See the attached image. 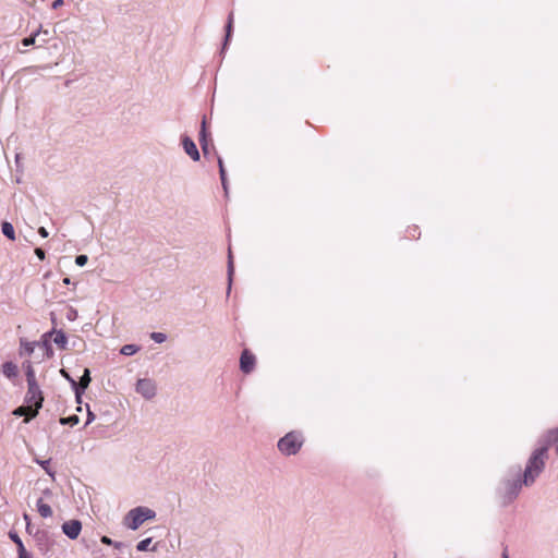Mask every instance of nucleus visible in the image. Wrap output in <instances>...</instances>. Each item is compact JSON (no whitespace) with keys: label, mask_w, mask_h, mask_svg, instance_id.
<instances>
[{"label":"nucleus","mask_w":558,"mask_h":558,"mask_svg":"<svg viewBox=\"0 0 558 558\" xmlns=\"http://www.w3.org/2000/svg\"><path fill=\"white\" fill-rule=\"evenodd\" d=\"M232 27H233V14L230 13L229 17H228V23L226 25V39H225V43H223V46H222V50L226 49L227 45H228V41L231 37V34H232Z\"/></svg>","instance_id":"obj_21"},{"label":"nucleus","mask_w":558,"mask_h":558,"mask_svg":"<svg viewBox=\"0 0 558 558\" xmlns=\"http://www.w3.org/2000/svg\"><path fill=\"white\" fill-rule=\"evenodd\" d=\"M199 143H201L204 155H207L208 143L206 140V122H205V120H203V122H202V130L199 132Z\"/></svg>","instance_id":"obj_18"},{"label":"nucleus","mask_w":558,"mask_h":558,"mask_svg":"<svg viewBox=\"0 0 558 558\" xmlns=\"http://www.w3.org/2000/svg\"><path fill=\"white\" fill-rule=\"evenodd\" d=\"M219 174H220V179H221V183H222L223 190L227 192L226 170H222L221 172H219Z\"/></svg>","instance_id":"obj_29"},{"label":"nucleus","mask_w":558,"mask_h":558,"mask_svg":"<svg viewBox=\"0 0 558 558\" xmlns=\"http://www.w3.org/2000/svg\"><path fill=\"white\" fill-rule=\"evenodd\" d=\"M95 420V414L88 409L86 424H90Z\"/></svg>","instance_id":"obj_31"},{"label":"nucleus","mask_w":558,"mask_h":558,"mask_svg":"<svg viewBox=\"0 0 558 558\" xmlns=\"http://www.w3.org/2000/svg\"><path fill=\"white\" fill-rule=\"evenodd\" d=\"M502 558H508V553L507 550L505 549L504 553H502Z\"/></svg>","instance_id":"obj_41"},{"label":"nucleus","mask_w":558,"mask_h":558,"mask_svg":"<svg viewBox=\"0 0 558 558\" xmlns=\"http://www.w3.org/2000/svg\"><path fill=\"white\" fill-rule=\"evenodd\" d=\"M150 338L156 342V343H162L167 340V335L163 333V332H151L150 333Z\"/></svg>","instance_id":"obj_26"},{"label":"nucleus","mask_w":558,"mask_h":558,"mask_svg":"<svg viewBox=\"0 0 558 558\" xmlns=\"http://www.w3.org/2000/svg\"><path fill=\"white\" fill-rule=\"evenodd\" d=\"M522 485H524L523 480L521 481L520 477L514 480H507L504 482L501 487V497L504 499L505 505L511 502L514 498H517Z\"/></svg>","instance_id":"obj_5"},{"label":"nucleus","mask_w":558,"mask_h":558,"mask_svg":"<svg viewBox=\"0 0 558 558\" xmlns=\"http://www.w3.org/2000/svg\"><path fill=\"white\" fill-rule=\"evenodd\" d=\"M36 462L38 464L41 465V468L50 475V476H53V472L50 470L49 468V463L50 461L49 460H44V461H39V460H36Z\"/></svg>","instance_id":"obj_27"},{"label":"nucleus","mask_w":558,"mask_h":558,"mask_svg":"<svg viewBox=\"0 0 558 558\" xmlns=\"http://www.w3.org/2000/svg\"><path fill=\"white\" fill-rule=\"evenodd\" d=\"M37 511L43 518H49L52 515L51 507L46 504L43 498L37 500Z\"/></svg>","instance_id":"obj_13"},{"label":"nucleus","mask_w":558,"mask_h":558,"mask_svg":"<svg viewBox=\"0 0 558 558\" xmlns=\"http://www.w3.org/2000/svg\"><path fill=\"white\" fill-rule=\"evenodd\" d=\"M38 233L43 236V238H47L49 235L48 231L46 230L45 227H40L38 229Z\"/></svg>","instance_id":"obj_33"},{"label":"nucleus","mask_w":558,"mask_h":558,"mask_svg":"<svg viewBox=\"0 0 558 558\" xmlns=\"http://www.w3.org/2000/svg\"><path fill=\"white\" fill-rule=\"evenodd\" d=\"M218 166H219V172H221L222 170H225L223 161H222V159H221L220 157L218 158Z\"/></svg>","instance_id":"obj_36"},{"label":"nucleus","mask_w":558,"mask_h":558,"mask_svg":"<svg viewBox=\"0 0 558 558\" xmlns=\"http://www.w3.org/2000/svg\"><path fill=\"white\" fill-rule=\"evenodd\" d=\"M48 335L49 336L53 335V342L61 349H65V345L68 343V338L62 330H52Z\"/></svg>","instance_id":"obj_10"},{"label":"nucleus","mask_w":558,"mask_h":558,"mask_svg":"<svg viewBox=\"0 0 558 558\" xmlns=\"http://www.w3.org/2000/svg\"><path fill=\"white\" fill-rule=\"evenodd\" d=\"M182 146L186 155H189L194 161L199 160V153L198 149L193 142V140L189 136L182 137Z\"/></svg>","instance_id":"obj_9"},{"label":"nucleus","mask_w":558,"mask_h":558,"mask_svg":"<svg viewBox=\"0 0 558 558\" xmlns=\"http://www.w3.org/2000/svg\"><path fill=\"white\" fill-rule=\"evenodd\" d=\"M63 283H64V284H70V283H71V279H70V278H68V277H66V278H64V279H63Z\"/></svg>","instance_id":"obj_39"},{"label":"nucleus","mask_w":558,"mask_h":558,"mask_svg":"<svg viewBox=\"0 0 558 558\" xmlns=\"http://www.w3.org/2000/svg\"><path fill=\"white\" fill-rule=\"evenodd\" d=\"M24 349H25V351H26L28 354H32V353H33V351H34V347H33V344H32V343H25V344H24Z\"/></svg>","instance_id":"obj_34"},{"label":"nucleus","mask_w":558,"mask_h":558,"mask_svg":"<svg viewBox=\"0 0 558 558\" xmlns=\"http://www.w3.org/2000/svg\"><path fill=\"white\" fill-rule=\"evenodd\" d=\"M19 558H33V556H32V554H29V555L22 556V557H19Z\"/></svg>","instance_id":"obj_42"},{"label":"nucleus","mask_w":558,"mask_h":558,"mask_svg":"<svg viewBox=\"0 0 558 558\" xmlns=\"http://www.w3.org/2000/svg\"><path fill=\"white\" fill-rule=\"evenodd\" d=\"M1 231L8 239H10L12 241L15 240V231H14V227L11 222L3 221L1 225Z\"/></svg>","instance_id":"obj_17"},{"label":"nucleus","mask_w":558,"mask_h":558,"mask_svg":"<svg viewBox=\"0 0 558 558\" xmlns=\"http://www.w3.org/2000/svg\"><path fill=\"white\" fill-rule=\"evenodd\" d=\"M40 33V29H37L33 35H31L29 37H26L22 40V45L24 47H28V46H32L35 44L36 41V37L38 36V34Z\"/></svg>","instance_id":"obj_25"},{"label":"nucleus","mask_w":558,"mask_h":558,"mask_svg":"<svg viewBox=\"0 0 558 558\" xmlns=\"http://www.w3.org/2000/svg\"><path fill=\"white\" fill-rule=\"evenodd\" d=\"M23 518H24V520H25V521H26V523H27L26 529H27V531H29V525H31V524H29V515H28V514H26V513H24Z\"/></svg>","instance_id":"obj_37"},{"label":"nucleus","mask_w":558,"mask_h":558,"mask_svg":"<svg viewBox=\"0 0 558 558\" xmlns=\"http://www.w3.org/2000/svg\"><path fill=\"white\" fill-rule=\"evenodd\" d=\"M135 391L146 400L153 399L157 393V385L150 378L138 379L135 385Z\"/></svg>","instance_id":"obj_6"},{"label":"nucleus","mask_w":558,"mask_h":558,"mask_svg":"<svg viewBox=\"0 0 558 558\" xmlns=\"http://www.w3.org/2000/svg\"><path fill=\"white\" fill-rule=\"evenodd\" d=\"M33 410L34 408L28 404L21 405L13 411V414L15 416H26L25 422H29V420L32 418L31 413L33 412Z\"/></svg>","instance_id":"obj_15"},{"label":"nucleus","mask_w":558,"mask_h":558,"mask_svg":"<svg viewBox=\"0 0 558 558\" xmlns=\"http://www.w3.org/2000/svg\"><path fill=\"white\" fill-rule=\"evenodd\" d=\"M88 262V257L86 255H77L75 258V264L80 267H83Z\"/></svg>","instance_id":"obj_28"},{"label":"nucleus","mask_w":558,"mask_h":558,"mask_svg":"<svg viewBox=\"0 0 558 558\" xmlns=\"http://www.w3.org/2000/svg\"><path fill=\"white\" fill-rule=\"evenodd\" d=\"M2 374L7 378H13L17 375V366L13 362H5L2 364Z\"/></svg>","instance_id":"obj_12"},{"label":"nucleus","mask_w":558,"mask_h":558,"mask_svg":"<svg viewBox=\"0 0 558 558\" xmlns=\"http://www.w3.org/2000/svg\"><path fill=\"white\" fill-rule=\"evenodd\" d=\"M233 271H234L233 259H232L231 250H229V255H228V291H227L228 294L231 291Z\"/></svg>","instance_id":"obj_19"},{"label":"nucleus","mask_w":558,"mask_h":558,"mask_svg":"<svg viewBox=\"0 0 558 558\" xmlns=\"http://www.w3.org/2000/svg\"><path fill=\"white\" fill-rule=\"evenodd\" d=\"M35 254L41 260L45 259V257H46L45 251L40 247L35 248Z\"/></svg>","instance_id":"obj_30"},{"label":"nucleus","mask_w":558,"mask_h":558,"mask_svg":"<svg viewBox=\"0 0 558 558\" xmlns=\"http://www.w3.org/2000/svg\"><path fill=\"white\" fill-rule=\"evenodd\" d=\"M9 536L17 546L19 557L29 555V553L25 549L24 544L16 532L11 531L9 533Z\"/></svg>","instance_id":"obj_11"},{"label":"nucleus","mask_w":558,"mask_h":558,"mask_svg":"<svg viewBox=\"0 0 558 558\" xmlns=\"http://www.w3.org/2000/svg\"><path fill=\"white\" fill-rule=\"evenodd\" d=\"M63 4V0H54L52 2V9H58Z\"/></svg>","instance_id":"obj_35"},{"label":"nucleus","mask_w":558,"mask_h":558,"mask_svg":"<svg viewBox=\"0 0 558 558\" xmlns=\"http://www.w3.org/2000/svg\"><path fill=\"white\" fill-rule=\"evenodd\" d=\"M25 375L27 385L38 384L36 380L34 367L29 362L25 366Z\"/></svg>","instance_id":"obj_20"},{"label":"nucleus","mask_w":558,"mask_h":558,"mask_svg":"<svg viewBox=\"0 0 558 558\" xmlns=\"http://www.w3.org/2000/svg\"><path fill=\"white\" fill-rule=\"evenodd\" d=\"M255 365V356L248 351L244 350L240 357V368L243 373L250 374Z\"/></svg>","instance_id":"obj_8"},{"label":"nucleus","mask_w":558,"mask_h":558,"mask_svg":"<svg viewBox=\"0 0 558 558\" xmlns=\"http://www.w3.org/2000/svg\"><path fill=\"white\" fill-rule=\"evenodd\" d=\"M156 518V512L147 507H136L131 509L124 517L123 524L135 531L137 530L145 521L153 520Z\"/></svg>","instance_id":"obj_2"},{"label":"nucleus","mask_w":558,"mask_h":558,"mask_svg":"<svg viewBox=\"0 0 558 558\" xmlns=\"http://www.w3.org/2000/svg\"><path fill=\"white\" fill-rule=\"evenodd\" d=\"M304 442V438L301 433L290 432L278 440V450L284 456L296 454Z\"/></svg>","instance_id":"obj_3"},{"label":"nucleus","mask_w":558,"mask_h":558,"mask_svg":"<svg viewBox=\"0 0 558 558\" xmlns=\"http://www.w3.org/2000/svg\"><path fill=\"white\" fill-rule=\"evenodd\" d=\"M51 494H52V493H51V490H50V489H45V490H44V495H45V496H50Z\"/></svg>","instance_id":"obj_40"},{"label":"nucleus","mask_w":558,"mask_h":558,"mask_svg":"<svg viewBox=\"0 0 558 558\" xmlns=\"http://www.w3.org/2000/svg\"><path fill=\"white\" fill-rule=\"evenodd\" d=\"M62 532L70 538L76 539L82 531V523L78 520L65 521L62 526Z\"/></svg>","instance_id":"obj_7"},{"label":"nucleus","mask_w":558,"mask_h":558,"mask_svg":"<svg viewBox=\"0 0 558 558\" xmlns=\"http://www.w3.org/2000/svg\"><path fill=\"white\" fill-rule=\"evenodd\" d=\"M44 397L41 389L38 384L27 385V392L25 395V403L33 407L34 410L31 413V417H35L38 414L39 409L43 407Z\"/></svg>","instance_id":"obj_4"},{"label":"nucleus","mask_w":558,"mask_h":558,"mask_svg":"<svg viewBox=\"0 0 558 558\" xmlns=\"http://www.w3.org/2000/svg\"><path fill=\"white\" fill-rule=\"evenodd\" d=\"M61 375L71 384V387L73 388L75 392V399L77 403H81V391L77 385V381L74 380L64 369H61Z\"/></svg>","instance_id":"obj_14"},{"label":"nucleus","mask_w":558,"mask_h":558,"mask_svg":"<svg viewBox=\"0 0 558 558\" xmlns=\"http://www.w3.org/2000/svg\"><path fill=\"white\" fill-rule=\"evenodd\" d=\"M116 548H121L122 547V543H119V542H113L112 544Z\"/></svg>","instance_id":"obj_38"},{"label":"nucleus","mask_w":558,"mask_h":558,"mask_svg":"<svg viewBox=\"0 0 558 558\" xmlns=\"http://www.w3.org/2000/svg\"><path fill=\"white\" fill-rule=\"evenodd\" d=\"M151 544V538L148 537V538H145V539H142L141 542H138V544L136 545V549L138 551H146V550H149V545Z\"/></svg>","instance_id":"obj_24"},{"label":"nucleus","mask_w":558,"mask_h":558,"mask_svg":"<svg viewBox=\"0 0 558 558\" xmlns=\"http://www.w3.org/2000/svg\"><path fill=\"white\" fill-rule=\"evenodd\" d=\"M100 541H101L102 544H106V545H112L113 544V541L110 537H108V536H102Z\"/></svg>","instance_id":"obj_32"},{"label":"nucleus","mask_w":558,"mask_h":558,"mask_svg":"<svg viewBox=\"0 0 558 558\" xmlns=\"http://www.w3.org/2000/svg\"><path fill=\"white\" fill-rule=\"evenodd\" d=\"M90 372L88 368H85L84 369V373L83 375L81 376L80 378V381H77V385H78V388H80V391H81V395L84 392V390L88 387V385L90 384Z\"/></svg>","instance_id":"obj_16"},{"label":"nucleus","mask_w":558,"mask_h":558,"mask_svg":"<svg viewBox=\"0 0 558 558\" xmlns=\"http://www.w3.org/2000/svg\"><path fill=\"white\" fill-rule=\"evenodd\" d=\"M140 350V347L136 344H125L121 348L120 353L126 356H131L135 354Z\"/></svg>","instance_id":"obj_22"},{"label":"nucleus","mask_w":558,"mask_h":558,"mask_svg":"<svg viewBox=\"0 0 558 558\" xmlns=\"http://www.w3.org/2000/svg\"><path fill=\"white\" fill-rule=\"evenodd\" d=\"M80 422V418L77 415H71V416H68V417H62L60 418V423L62 425H71V426H74L76 425L77 423Z\"/></svg>","instance_id":"obj_23"},{"label":"nucleus","mask_w":558,"mask_h":558,"mask_svg":"<svg viewBox=\"0 0 558 558\" xmlns=\"http://www.w3.org/2000/svg\"><path fill=\"white\" fill-rule=\"evenodd\" d=\"M556 441H558V428L547 430L539 438V447L532 452L523 473V484L525 486L532 485L536 477L543 472L548 458V448Z\"/></svg>","instance_id":"obj_1"}]
</instances>
